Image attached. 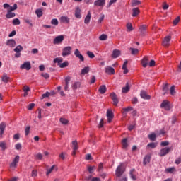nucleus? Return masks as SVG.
I'll return each mask as SVG.
<instances>
[{"label": "nucleus", "mask_w": 181, "mask_h": 181, "mask_svg": "<svg viewBox=\"0 0 181 181\" xmlns=\"http://www.w3.org/2000/svg\"><path fill=\"white\" fill-rule=\"evenodd\" d=\"M30 131V126H27L25 129V135L28 136L29 135V132Z\"/></svg>", "instance_id": "57"}, {"label": "nucleus", "mask_w": 181, "mask_h": 181, "mask_svg": "<svg viewBox=\"0 0 181 181\" xmlns=\"http://www.w3.org/2000/svg\"><path fill=\"white\" fill-rule=\"evenodd\" d=\"M64 40V36L59 35V36H57L54 39L53 44L54 45H60V43H62V42H63Z\"/></svg>", "instance_id": "7"}, {"label": "nucleus", "mask_w": 181, "mask_h": 181, "mask_svg": "<svg viewBox=\"0 0 181 181\" xmlns=\"http://www.w3.org/2000/svg\"><path fill=\"white\" fill-rule=\"evenodd\" d=\"M149 62V59H148V57H146L141 60V64L143 67H147L148 63Z\"/></svg>", "instance_id": "28"}, {"label": "nucleus", "mask_w": 181, "mask_h": 181, "mask_svg": "<svg viewBox=\"0 0 181 181\" xmlns=\"http://www.w3.org/2000/svg\"><path fill=\"white\" fill-rule=\"evenodd\" d=\"M51 25L57 26V25H59V21L57 20V18H54V19L51 20Z\"/></svg>", "instance_id": "48"}, {"label": "nucleus", "mask_w": 181, "mask_h": 181, "mask_svg": "<svg viewBox=\"0 0 181 181\" xmlns=\"http://www.w3.org/2000/svg\"><path fill=\"white\" fill-rule=\"evenodd\" d=\"M180 21V16H177L174 21H173V25L176 26V25H177V23H179V22Z\"/></svg>", "instance_id": "52"}, {"label": "nucleus", "mask_w": 181, "mask_h": 181, "mask_svg": "<svg viewBox=\"0 0 181 181\" xmlns=\"http://www.w3.org/2000/svg\"><path fill=\"white\" fill-rule=\"evenodd\" d=\"M170 93L171 95H175V94L176 93V91H175V86H171L170 89Z\"/></svg>", "instance_id": "55"}, {"label": "nucleus", "mask_w": 181, "mask_h": 181, "mask_svg": "<svg viewBox=\"0 0 181 181\" xmlns=\"http://www.w3.org/2000/svg\"><path fill=\"white\" fill-rule=\"evenodd\" d=\"M7 46H10V47H15L16 46V42L15 40H8L6 42Z\"/></svg>", "instance_id": "22"}, {"label": "nucleus", "mask_w": 181, "mask_h": 181, "mask_svg": "<svg viewBox=\"0 0 181 181\" xmlns=\"http://www.w3.org/2000/svg\"><path fill=\"white\" fill-rule=\"evenodd\" d=\"M35 158L36 159H38L39 160H42V159H43V155H42V153H38L35 155Z\"/></svg>", "instance_id": "54"}, {"label": "nucleus", "mask_w": 181, "mask_h": 181, "mask_svg": "<svg viewBox=\"0 0 181 181\" xmlns=\"http://www.w3.org/2000/svg\"><path fill=\"white\" fill-rule=\"evenodd\" d=\"M59 158H60V159H62V160H64V159H66V153H61L59 156Z\"/></svg>", "instance_id": "61"}, {"label": "nucleus", "mask_w": 181, "mask_h": 181, "mask_svg": "<svg viewBox=\"0 0 181 181\" xmlns=\"http://www.w3.org/2000/svg\"><path fill=\"white\" fill-rule=\"evenodd\" d=\"M73 49V48H71V47L68 46V47H65L63 49H62V56L63 57H66V56H70V54H71V50Z\"/></svg>", "instance_id": "4"}, {"label": "nucleus", "mask_w": 181, "mask_h": 181, "mask_svg": "<svg viewBox=\"0 0 181 181\" xmlns=\"http://www.w3.org/2000/svg\"><path fill=\"white\" fill-rule=\"evenodd\" d=\"M24 22H25V23H28V25H30V26H33V24L32 23V20H30L28 18H25L24 19Z\"/></svg>", "instance_id": "56"}, {"label": "nucleus", "mask_w": 181, "mask_h": 181, "mask_svg": "<svg viewBox=\"0 0 181 181\" xmlns=\"http://www.w3.org/2000/svg\"><path fill=\"white\" fill-rule=\"evenodd\" d=\"M35 14L37 15V18H42V16H43V11L42 8H38L35 11Z\"/></svg>", "instance_id": "31"}, {"label": "nucleus", "mask_w": 181, "mask_h": 181, "mask_svg": "<svg viewBox=\"0 0 181 181\" xmlns=\"http://www.w3.org/2000/svg\"><path fill=\"white\" fill-rule=\"evenodd\" d=\"M137 5H141V1L139 0H132V6H137Z\"/></svg>", "instance_id": "43"}, {"label": "nucleus", "mask_w": 181, "mask_h": 181, "mask_svg": "<svg viewBox=\"0 0 181 181\" xmlns=\"http://www.w3.org/2000/svg\"><path fill=\"white\" fill-rule=\"evenodd\" d=\"M171 149L172 148L170 147H165L164 148H162L158 153L159 156H165V155H168V153L170 152Z\"/></svg>", "instance_id": "5"}, {"label": "nucleus", "mask_w": 181, "mask_h": 181, "mask_svg": "<svg viewBox=\"0 0 181 181\" xmlns=\"http://www.w3.org/2000/svg\"><path fill=\"white\" fill-rule=\"evenodd\" d=\"M132 110H134V108L130 106H129L127 107H124L122 109L123 114H127V112H129V111H132Z\"/></svg>", "instance_id": "37"}, {"label": "nucleus", "mask_w": 181, "mask_h": 181, "mask_svg": "<svg viewBox=\"0 0 181 181\" xmlns=\"http://www.w3.org/2000/svg\"><path fill=\"white\" fill-rule=\"evenodd\" d=\"M106 115L107 118V122H111V121H112V118H114V113L112 111L107 110Z\"/></svg>", "instance_id": "12"}, {"label": "nucleus", "mask_w": 181, "mask_h": 181, "mask_svg": "<svg viewBox=\"0 0 181 181\" xmlns=\"http://www.w3.org/2000/svg\"><path fill=\"white\" fill-rule=\"evenodd\" d=\"M71 87L73 90H77V88H80V87H81V82L80 81L74 82L72 84Z\"/></svg>", "instance_id": "23"}, {"label": "nucleus", "mask_w": 181, "mask_h": 181, "mask_svg": "<svg viewBox=\"0 0 181 181\" xmlns=\"http://www.w3.org/2000/svg\"><path fill=\"white\" fill-rule=\"evenodd\" d=\"M60 22H62V23H70V18L67 16H62L60 18Z\"/></svg>", "instance_id": "20"}, {"label": "nucleus", "mask_w": 181, "mask_h": 181, "mask_svg": "<svg viewBox=\"0 0 181 181\" xmlns=\"http://www.w3.org/2000/svg\"><path fill=\"white\" fill-rule=\"evenodd\" d=\"M0 148H1V151H5L6 149H8V147L6 146V142L0 141Z\"/></svg>", "instance_id": "34"}, {"label": "nucleus", "mask_w": 181, "mask_h": 181, "mask_svg": "<svg viewBox=\"0 0 181 181\" xmlns=\"http://www.w3.org/2000/svg\"><path fill=\"white\" fill-rule=\"evenodd\" d=\"M127 64H128V61H125L122 65V70H124V74H127L128 73V69L127 68Z\"/></svg>", "instance_id": "32"}, {"label": "nucleus", "mask_w": 181, "mask_h": 181, "mask_svg": "<svg viewBox=\"0 0 181 181\" xmlns=\"http://www.w3.org/2000/svg\"><path fill=\"white\" fill-rule=\"evenodd\" d=\"M10 79L11 78H9L6 74H4L1 77V81L6 83H8V81H9Z\"/></svg>", "instance_id": "27"}, {"label": "nucleus", "mask_w": 181, "mask_h": 181, "mask_svg": "<svg viewBox=\"0 0 181 181\" xmlns=\"http://www.w3.org/2000/svg\"><path fill=\"white\" fill-rule=\"evenodd\" d=\"M3 7L4 9H7V13L6 14V18H7V19L15 18L16 15L13 12V11H16V9H18V4H14L13 6L12 7L11 5L6 3L3 5Z\"/></svg>", "instance_id": "1"}, {"label": "nucleus", "mask_w": 181, "mask_h": 181, "mask_svg": "<svg viewBox=\"0 0 181 181\" xmlns=\"http://www.w3.org/2000/svg\"><path fill=\"white\" fill-rule=\"evenodd\" d=\"M94 169H95V167H94V166L88 167V170L89 173H93V170H94Z\"/></svg>", "instance_id": "64"}, {"label": "nucleus", "mask_w": 181, "mask_h": 181, "mask_svg": "<svg viewBox=\"0 0 181 181\" xmlns=\"http://www.w3.org/2000/svg\"><path fill=\"white\" fill-rule=\"evenodd\" d=\"M140 96L144 99V100H151V95H148L146 91L145 90H141L140 93Z\"/></svg>", "instance_id": "14"}, {"label": "nucleus", "mask_w": 181, "mask_h": 181, "mask_svg": "<svg viewBox=\"0 0 181 181\" xmlns=\"http://www.w3.org/2000/svg\"><path fill=\"white\" fill-rule=\"evenodd\" d=\"M87 55L88 56V57H90V59H94V57H95V55H94V53H93L90 51L87 52Z\"/></svg>", "instance_id": "53"}, {"label": "nucleus", "mask_w": 181, "mask_h": 181, "mask_svg": "<svg viewBox=\"0 0 181 181\" xmlns=\"http://www.w3.org/2000/svg\"><path fill=\"white\" fill-rule=\"evenodd\" d=\"M104 127V119H101L98 125V128H103Z\"/></svg>", "instance_id": "62"}, {"label": "nucleus", "mask_w": 181, "mask_h": 181, "mask_svg": "<svg viewBox=\"0 0 181 181\" xmlns=\"http://www.w3.org/2000/svg\"><path fill=\"white\" fill-rule=\"evenodd\" d=\"M129 50L131 51V54L132 55H135V54H138V53H139V50L136 48H129Z\"/></svg>", "instance_id": "36"}, {"label": "nucleus", "mask_w": 181, "mask_h": 181, "mask_svg": "<svg viewBox=\"0 0 181 181\" xmlns=\"http://www.w3.org/2000/svg\"><path fill=\"white\" fill-rule=\"evenodd\" d=\"M122 146L123 149L128 148V138H124L122 140Z\"/></svg>", "instance_id": "21"}, {"label": "nucleus", "mask_w": 181, "mask_h": 181, "mask_svg": "<svg viewBox=\"0 0 181 181\" xmlns=\"http://www.w3.org/2000/svg\"><path fill=\"white\" fill-rule=\"evenodd\" d=\"M46 97H50V93L46 92L45 93L42 94L41 100H43V98H46Z\"/></svg>", "instance_id": "59"}, {"label": "nucleus", "mask_w": 181, "mask_h": 181, "mask_svg": "<svg viewBox=\"0 0 181 181\" xmlns=\"http://www.w3.org/2000/svg\"><path fill=\"white\" fill-rule=\"evenodd\" d=\"M95 6H105V0H96L94 2Z\"/></svg>", "instance_id": "17"}, {"label": "nucleus", "mask_w": 181, "mask_h": 181, "mask_svg": "<svg viewBox=\"0 0 181 181\" xmlns=\"http://www.w3.org/2000/svg\"><path fill=\"white\" fill-rule=\"evenodd\" d=\"M13 25H21V21L18 18H15L13 20Z\"/></svg>", "instance_id": "51"}, {"label": "nucleus", "mask_w": 181, "mask_h": 181, "mask_svg": "<svg viewBox=\"0 0 181 181\" xmlns=\"http://www.w3.org/2000/svg\"><path fill=\"white\" fill-rule=\"evenodd\" d=\"M19 159H20L19 156H16L13 159V162L10 165L11 168H16V165L19 163Z\"/></svg>", "instance_id": "15"}, {"label": "nucleus", "mask_w": 181, "mask_h": 181, "mask_svg": "<svg viewBox=\"0 0 181 181\" xmlns=\"http://www.w3.org/2000/svg\"><path fill=\"white\" fill-rule=\"evenodd\" d=\"M171 39L172 37L170 35L165 37L164 40H163V46H164L165 47H168V46H169V42H170Z\"/></svg>", "instance_id": "11"}, {"label": "nucleus", "mask_w": 181, "mask_h": 181, "mask_svg": "<svg viewBox=\"0 0 181 181\" xmlns=\"http://www.w3.org/2000/svg\"><path fill=\"white\" fill-rule=\"evenodd\" d=\"M110 98L113 101V105L117 107V105H118V103H119V100H118V97H117V94H115V93H112L110 94Z\"/></svg>", "instance_id": "8"}, {"label": "nucleus", "mask_w": 181, "mask_h": 181, "mask_svg": "<svg viewBox=\"0 0 181 181\" xmlns=\"http://www.w3.org/2000/svg\"><path fill=\"white\" fill-rule=\"evenodd\" d=\"M90 72V67L88 66H86L85 68H83L82 70H81V74H82L83 76H84V74H87Z\"/></svg>", "instance_id": "35"}, {"label": "nucleus", "mask_w": 181, "mask_h": 181, "mask_svg": "<svg viewBox=\"0 0 181 181\" xmlns=\"http://www.w3.org/2000/svg\"><path fill=\"white\" fill-rule=\"evenodd\" d=\"M151 163V155H146L144 156L143 160V165L146 166L148 163Z\"/></svg>", "instance_id": "16"}, {"label": "nucleus", "mask_w": 181, "mask_h": 181, "mask_svg": "<svg viewBox=\"0 0 181 181\" xmlns=\"http://www.w3.org/2000/svg\"><path fill=\"white\" fill-rule=\"evenodd\" d=\"M125 164L124 163H120L115 170V175L117 177H121L125 173Z\"/></svg>", "instance_id": "2"}, {"label": "nucleus", "mask_w": 181, "mask_h": 181, "mask_svg": "<svg viewBox=\"0 0 181 181\" xmlns=\"http://www.w3.org/2000/svg\"><path fill=\"white\" fill-rule=\"evenodd\" d=\"M134 172H135V169H132L130 170L129 175L133 180H136V175L134 174Z\"/></svg>", "instance_id": "38"}, {"label": "nucleus", "mask_w": 181, "mask_h": 181, "mask_svg": "<svg viewBox=\"0 0 181 181\" xmlns=\"http://www.w3.org/2000/svg\"><path fill=\"white\" fill-rule=\"evenodd\" d=\"M22 50H23V47L21 46V45H18L15 49H14V52H16V53H21V52H22Z\"/></svg>", "instance_id": "39"}, {"label": "nucleus", "mask_w": 181, "mask_h": 181, "mask_svg": "<svg viewBox=\"0 0 181 181\" xmlns=\"http://www.w3.org/2000/svg\"><path fill=\"white\" fill-rule=\"evenodd\" d=\"M70 80H71V78L70 76H66L65 78V86H69V83H70Z\"/></svg>", "instance_id": "58"}, {"label": "nucleus", "mask_w": 181, "mask_h": 181, "mask_svg": "<svg viewBox=\"0 0 181 181\" xmlns=\"http://www.w3.org/2000/svg\"><path fill=\"white\" fill-rule=\"evenodd\" d=\"M5 128H6V124L4 122H1L0 124V135H4V131H5Z\"/></svg>", "instance_id": "26"}, {"label": "nucleus", "mask_w": 181, "mask_h": 181, "mask_svg": "<svg viewBox=\"0 0 181 181\" xmlns=\"http://www.w3.org/2000/svg\"><path fill=\"white\" fill-rule=\"evenodd\" d=\"M31 176L32 177H36V176H37V170H33L31 173Z\"/></svg>", "instance_id": "60"}, {"label": "nucleus", "mask_w": 181, "mask_h": 181, "mask_svg": "<svg viewBox=\"0 0 181 181\" xmlns=\"http://www.w3.org/2000/svg\"><path fill=\"white\" fill-rule=\"evenodd\" d=\"M148 148H151V149H153L158 146V143H149L147 145Z\"/></svg>", "instance_id": "45"}, {"label": "nucleus", "mask_w": 181, "mask_h": 181, "mask_svg": "<svg viewBox=\"0 0 181 181\" xmlns=\"http://www.w3.org/2000/svg\"><path fill=\"white\" fill-rule=\"evenodd\" d=\"M104 18H105L104 14H102L98 21V23H101L103 21H104Z\"/></svg>", "instance_id": "63"}, {"label": "nucleus", "mask_w": 181, "mask_h": 181, "mask_svg": "<svg viewBox=\"0 0 181 181\" xmlns=\"http://www.w3.org/2000/svg\"><path fill=\"white\" fill-rule=\"evenodd\" d=\"M59 121L61 123L64 124V125L69 124V120H67V119H64L63 117H61Z\"/></svg>", "instance_id": "50"}, {"label": "nucleus", "mask_w": 181, "mask_h": 181, "mask_svg": "<svg viewBox=\"0 0 181 181\" xmlns=\"http://www.w3.org/2000/svg\"><path fill=\"white\" fill-rule=\"evenodd\" d=\"M156 133L154 132L148 134V136H156V135H166V132L165 130H160V132L156 131Z\"/></svg>", "instance_id": "18"}, {"label": "nucleus", "mask_w": 181, "mask_h": 181, "mask_svg": "<svg viewBox=\"0 0 181 181\" xmlns=\"http://www.w3.org/2000/svg\"><path fill=\"white\" fill-rule=\"evenodd\" d=\"M140 33L141 35H145V30H146V25H143L139 28Z\"/></svg>", "instance_id": "40"}, {"label": "nucleus", "mask_w": 181, "mask_h": 181, "mask_svg": "<svg viewBox=\"0 0 181 181\" xmlns=\"http://www.w3.org/2000/svg\"><path fill=\"white\" fill-rule=\"evenodd\" d=\"M127 32H132L134 30V28L132 27V24L131 23H127Z\"/></svg>", "instance_id": "42"}, {"label": "nucleus", "mask_w": 181, "mask_h": 181, "mask_svg": "<svg viewBox=\"0 0 181 181\" xmlns=\"http://www.w3.org/2000/svg\"><path fill=\"white\" fill-rule=\"evenodd\" d=\"M168 90H169V84H165L163 86V91L164 92V95L165 94V93H168Z\"/></svg>", "instance_id": "44"}, {"label": "nucleus", "mask_w": 181, "mask_h": 181, "mask_svg": "<svg viewBox=\"0 0 181 181\" xmlns=\"http://www.w3.org/2000/svg\"><path fill=\"white\" fill-rule=\"evenodd\" d=\"M91 20V13L90 11H89L88 12V14L87 16H86L85 18V20H84V23H86V25H88V23H90V21Z\"/></svg>", "instance_id": "24"}, {"label": "nucleus", "mask_w": 181, "mask_h": 181, "mask_svg": "<svg viewBox=\"0 0 181 181\" xmlns=\"http://www.w3.org/2000/svg\"><path fill=\"white\" fill-rule=\"evenodd\" d=\"M105 71L107 74L109 75L115 74V69L111 66H106L105 68Z\"/></svg>", "instance_id": "13"}, {"label": "nucleus", "mask_w": 181, "mask_h": 181, "mask_svg": "<svg viewBox=\"0 0 181 181\" xmlns=\"http://www.w3.org/2000/svg\"><path fill=\"white\" fill-rule=\"evenodd\" d=\"M129 84L128 83H126V86L123 87L122 89V93L127 94V93H128V91H129Z\"/></svg>", "instance_id": "30"}, {"label": "nucleus", "mask_w": 181, "mask_h": 181, "mask_svg": "<svg viewBox=\"0 0 181 181\" xmlns=\"http://www.w3.org/2000/svg\"><path fill=\"white\" fill-rule=\"evenodd\" d=\"M80 12H81L80 8H76L75 11V16H76V18H78V19H80V18H81V14Z\"/></svg>", "instance_id": "41"}, {"label": "nucleus", "mask_w": 181, "mask_h": 181, "mask_svg": "<svg viewBox=\"0 0 181 181\" xmlns=\"http://www.w3.org/2000/svg\"><path fill=\"white\" fill-rule=\"evenodd\" d=\"M121 55V51L118 49H115L112 52V59H117Z\"/></svg>", "instance_id": "19"}, {"label": "nucleus", "mask_w": 181, "mask_h": 181, "mask_svg": "<svg viewBox=\"0 0 181 181\" xmlns=\"http://www.w3.org/2000/svg\"><path fill=\"white\" fill-rule=\"evenodd\" d=\"M54 169H56V170H57V168H56V165H52L50 168H49V169L47 170L46 175H47V176H49V175H50V173H51L52 172H53V170H54Z\"/></svg>", "instance_id": "29"}, {"label": "nucleus", "mask_w": 181, "mask_h": 181, "mask_svg": "<svg viewBox=\"0 0 181 181\" xmlns=\"http://www.w3.org/2000/svg\"><path fill=\"white\" fill-rule=\"evenodd\" d=\"M69 66V62L65 61L62 64H59L60 69H64L65 67H67Z\"/></svg>", "instance_id": "46"}, {"label": "nucleus", "mask_w": 181, "mask_h": 181, "mask_svg": "<svg viewBox=\"0 0 181 181\" xmlns=\"http://www.w3.org/2000/svg\"><path fill=\"white\" fill-rule=\"evenodd\" d=\"M72 156H76V153L77 152V149H78V144L77 143V141H72Z\"/></svg>", "instance_id": "9"}, {"label": "nucleus", "mask_w": 181, "mask_h": 181, "mask_svg": "<svg viewBox=\"0 0 181 181\" xmlns=\"http://www.w3.org/2000/svg\"><path fill=\"white\" fill-rule=\"evenodd\" d=\"M107 39H108V36L105 34H102L100 37H99V40H107Z\"/></svg>", "instance_id": "49"}, {"label": "nucleus", "mask_w": 181, "mask_h": 181, "mask_svg": "<svg viewBox=\"0 0 181 181\" xmlns=\"http://www.w3.org/2000/svg\"><path fill=\"white\" fill-rule=\"evenodd\" d=\"M20 69H25L28 71V70H30V69H32V65L30 64V62L29 61L25 62L23 64L20 66Z\"/></svg>", "instance_id": "6"}, {"label": "nucleus", "mask_w": 181, "mask_h": 181, "mask_svg": "<svg viewBox=\"0 0 181 181\" xmlns=\"http://www.w3.org/2000/svg\"><path fill=\"white\" fill-rule=\"evenodd\" d=\"M132 16L134 18H135L136 16H138V15H139V8H134L132 9Z\"/></svg>", "instance_id": "33"}, {"label": "nucleus", "mask_w": 181, "mask_h": 181, "mask_svg": "<svg viewBox=\"0 0 181 181\" xmlns=\"http://www.w3.org/2000/svg\"><path fill=\"white\" fill-rule=\"evenodd\" d=\"M74 54L77 57L81 62H84V57L80 53V50L78 49H75Z\"/></svg>", "instance_id": "10"}, {"label": "nucleus", "mask_w": 181, "mask_h": 181, "mask_svg": "<svg viewBox=\"0 0 181 181\" xmlns=\"http://www.w3.org/2000/svg\"><path fill=\"white\" fill-rule=\"evenodd\" d=\"M62 62H63V59L62 58H55L54 59V63H58V66H60Z\"/></svg>", "instance_id": "47"}, {"label": "nucleus", "mask_w": 181, "mask_h": 181, "mask_svg": "<svg viewBox=\"0 0 181 181\" xmlns=\"http://www.w3.org/2000/svg\"><path fill=\"white\" fill-rule=\"evenodd\" d=\"M160 107L164 108L165 111H170V110L173 108V105L170 104V102H169V100H165L161 103Z\"/></svg>", "instance_id": "3"}, {"label": "nucleus", "mask_w": 181, "mask_h": 181, "mask_svg": "<svg viewBox=\"0 0 181 181\" xmlns=\"http://www.w3.org/2000/svg\"><path fill=\"white\" fill-rule=\"evenodd\" d=\"M98 91L100 94H105L107 91V86L105 85H102L100 86Z\"/></svg>", "instance_id": "25"}]
</instances>
